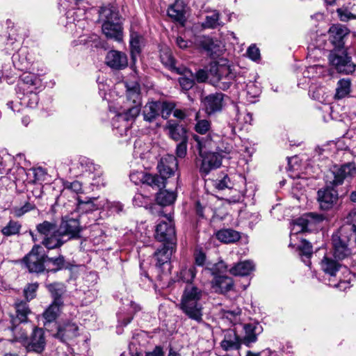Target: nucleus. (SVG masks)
<instances>
[{"label": "nucleus", "mask_w": 356, "mask_h": 356, "mask_svg": "<svg viewBox=\"0 0 356 356\" xmlns=\"http://www.w3.org/2000/svg\"><path fill=\"white\" fill-rule=\"evenodd\" d=\"M96 169H95V166L92 163H89L87 169H81V172L85 175H90L92 174Z\"/></svg>", "instance_id": "obj_62"}, {"label": "nucleus", "mask_w": 356, "mask_h": 356, "mask_svg": "<svg viewBox=\"0 0 356 356\" xmlns=\"http://www.w3.org/2000/svg\"><path fill=\"white\" fill-rule=\"evenodd\" d=\"M175 244H163L161 249H158L154 253L156 266L161 268L163 265L167 264L172 256Z\"/></svg>", "instance_id": "obj_25"}, {"label": "nucleus", "mask_w": 356, "mask_h": 356, "mask_svg": "<svg viewBox=\"0 0 356 356\" xmlns=\"http://www.w3.org/2000/svg\"><path fill=\"white\" fill-rule=\"evenodd\" d=\"M161 62L168 67H173L175 60L169 51L163 52L161 54Z\"/></svg>", "instance_id": "obj_54"}, {"label": "nucleus", "mask_w": 356, "mask_h": 356, "mask_svg": "<svg viewBox=\"0 0 356 356\" xmlns=\"http://www.w3.org/2000/svg\"><path fill=\"white\" fill-rule=\"evenodd\" d=\"M206 270H209L214 277L220 276L219 274L227 271V266L223 261H220L213 265L211 268H206Z\"/></svg>", "instance_id": "obj_45"}, {"label": "nucleus", "mask_w": 356, "mask_h": 356, "mask_svg": "<svg viewBox=\"0 0 356 356\" xmlns=\"http://www.w3.org/2000/svg\"><path fill=\"white\" fill-rule=\"evenodd\" d=\"M232 152V147H225V149H220L219 152H208L200 154L202 158V163L200 166V172L202 176L207 175L211 171L216 170L222 165V159L225 154Z\"/></svg>", "instance_id": "obj_6"}, {"label": "nucleus", "mask_w": 356, "mask_h": 356, "mask_svg": "<svg viewBox=\"0 0 356 356\" xmlns=\"http://www.w3.org/2000/svg\"><path fill=\"white\" fill-rule=\"evenodd\" d=\"M223 97L222 93L216 92L204 97L202 104L207 113L211 115L221 111L222 108Z\"/></svg>", "instance_id": "obj_18"}, {"label": "nucleus", "mask_w": 356, "mask_h": 356, "mask_svg": "<svg viewBox=\"0 0 356 356\" xmlns=\"http://www.w3.org/2000/svg\"><path fill=\"white\" fill-rule=\"evenodd\" d=\"M34 205L31 204L29 202H26L24 206L21 207H15L13 209V213L17 216L20 217L23 216L26 212L34 209Z\"/></svg>", "instance_id": "obj_49"}, {"label": "nucleus", "mask_w": 356, "mask_h": 356, "mask_svg": "<svg viewBox=\"0 0 356 356\" xmlns=\"http://www.w3.org/2000/svg\"><path fill=\"white\" fill-rule=\"evenodd\" d=\"M155 238L163 244H175L176 234L173 222H161L156 227Z\"/></svg>", "instance_id": "obj_11"}, {"label": "nucleus", "mask_w": 356, "mask_h": 356, "mask_svg": "<svg viewBox=\"0 0 356 356\" xmlns=\"http://www.w3.org/2000/svg\"><path fill=\"white\" fill-rule=\"evenodd\" d=\"M99 13V19L102 21V32L105 36L116 42H121L123 32L117 8L108 4L101 7Z\"/></svg>", "instance_id": "obj_3"}, {"label": "nucleus", "mask_w": 356, "mask_h": 356, "mask_svg": "<svg viewBox=\"0 0 356 356\" xmlns=\"http://www.w3.org/2000/svg\"><path fill=\"white\" fill-rule=\"evenodd\" d=\"M197 44L207 52L208 54H216L220 47L218 40H213L209 36H201L197 40Z\"/></svg>", "instance_id": "obj_28"}, {"label": "nucleus", "mask_w": 356, "mask_h": 356, "mask_svg": "<svg viewBox=\"0 0 356 356\" xmlns=\"http://www.w3.org/2000/svg\"><path fill=\"white\" fill-rule=\"evenodd\" d=\"M159 101L147 102L143 108V120L147 122H154L160 113Z\"/></svg>", "instance_id": "obj_27"}, {"label": "nucleus", "mask_w": 356, "mask_h": 356, "mask_svg": "<svg viewBox=\"0 0 356 356\" xmlns=\"http://www.w3.org/2000/svg\"><path fill=\"white\" fill-rule=\"evenodd\" d=\"M187 152V140L180 141L177 145L176 154L178 157L184 158Z\"/></svg>", "instance_id": "obj_53"}, {"label": "nucleus", "mask_w": 356, "mask_h": 356, "mask_svg": "<svg viewBox=\"0 0 356 356\" xmlns=\"http://www.w3.org/2000/svg\"><path fill=\"white\" fill-rule=\"evenodd\" d=\"M15 315H10V323L12 324V330L15 334L17 326L27 321V316L31 313L26 302L20 300L15 303Z\"/></svg>", "instance_id": "obj_14"}, {"label": "nucleus", "mask_w": 356, "mask_h": 356, "mask_svg": "<svg viewBox=\"0 0 356 356\" xmlns=\"http://www.w3.org/2000/svg\"><path fill=\"white\" fill-rule=\"evenodd\" d=\"M21 227L18 222L10 220L6 226H5L1 232L5 236H11L17 234Z\"/></svg>", "instance_id": "obj_43"}, {"label": "nucleus", "mask_w": 356, "mask_h": 356, "mask_svg": "<svg viewBox=\"0 0 356 356\" xmlns=\"http://www.w3.org/2000/svg\"><path fill=\"white\" fill-rule=\"evenodd\" d=\"M33 173L36 180L42 179L44 175V172L42 169H35L33 170Z\"/></svg>", "instance_id": "obj_63"}, {"label": "nucleus", "mask_w": 356, "mask_h": 356, "mask_svg": "<svg viewBox=\"0 0 356 356\" xmlns=\"http://www.w3.org/2000/svg\"><path fill=\"white\" fill-rule=\"evenodd\" d=\"M196 275V269L194 266L185 268L180 271V279L186 283L191 282Z\"/></svg>", "instance_id": "obj_42"}, {"label": "nucleus", "mask_w": 356, "mask_h": 356, "mask_svg": "<svg viewBox=\"0 0 356 356\" xmlns=\"http://www.w3.org/2000/svg\"><path fill=\"white\" fill-rule=\"evenodd\" d=\"M328 33L331 42L336 47L341 48L343 45V40L344 37L349 34L350 31L345 26L337 24L330 26Z\"/></svg>", "instance_id": "obj_19"}, {"label": "nucleus", "mask_w": 356, "mask_h": 356, "mask_svg": "<svg viewBox=\"0 0 356 356\" xmlns=\"http://www.w3.org/2000/svg\"><path fill=\"white\" fill-rule=\"evenodd\" d=\"M195 261L197 266H203L206 261V255L202 251H195Z\"/></svg>", "instance_id": "obj_56"}, {"label": "nucleus", "mask_w": 356, "mask_h": 356, "mask_svg": "<svg viewBox=\"0 0 356 356\" xmlns=\"http://www.w3.org/2000/svg\"><path fill=\"white\" fill-rule=\"evenodd\" d=\"M196 79L197 80V81L199 82H204L207 78H208V74H207V72L204 70H199L197 72H196Z\"/></svg>", "instance_id": "obj_58"}, {"label": "nucleus", "mask_w": 356, "mask_h": 356, "mask_svg": "<svg viewBox=\"0 0 356 356\" xmlns=\"http://www.w3.org/2000/svg\"><path fill=\"white\" fill-rule=\"evenodd\" d=\"M247 94L250 96V97H256L259 94V90L254 86L253 83L247 86Z\"/></svg>", "instance_id": "obj_57"}, {"label": "nucleus", "mask_w": 356, "mask_h": 356, "mask_svg": "<svg viewBox=\"0 0 356 356\" xmlns=\"http://www.w3.org/2000/svg\"><path fill=\"white\" fill-rule=\"evenodd\" d=\"M355 221H356V211H351L348 217H347V222L353 223Z\"/></svg>", "instance_id": "obj_64"}, {"label": "nucleus", "mask_w": 356, "mask_h": 356, "mask_svg": "<svg viewBox=\"0 0 356 356\" xmlns=\"http://www.w3.org/2000/svg\"><path fill=\"white\" fill-rule=\"evenodd\" d=\"M58 229V227L56 223L47 220H44L36 226L37 231L40 235L43 236V238L53 234Z\"/></svg>", "instance_id": "obj_37"}, {"label": "nucleus", "mask_w": 356, "mask_h": 356, "mask_svg": "<svg viewBox=\"0 0 356 356\" xmlns=\"http://www.w3.org/2000/svg\"><path fill=\"white\" fill-rule=\"evenodd\" d=\"M142 38L136 32H132L130 35V49L132 60H135L136 56L139 54L141 50L140 42Z\"/></svg>", "instance_id": "obj_39"}, {"label": "nucleus", "mask_w": 356, "mask_h": 356, "mask_svg": "<svg viewBox=\"0 0 356 356\" xmlns=\"http://www.w3.org/2000/svg\"><path fill=\"white\" fill-rule=\"evenodd\" d=\"M63 305V302H52L43 314L44 319L49 323L54 321L58 316Z\"/></svg>", "instance_id": "obj_35"}, {"label": "nucleus", "mask_w": 356, "mask_h": 356, "mask_svg": "<svg viewBox=\"0 0 356 356\" xmlns=\"http://www.w3.org/2000/svg\"><path fill=\"white\" fill-rule=\"evenodd\" d=\"M323 272L330 277H335L341 268V265L335 260L325 256L321 262Z\"/></svg>", "instance_id": "obj_32"}, {"label": "nucleus", "mask_w": 356, "mask_h": 356, "mask_svg": "<svg viewBox=\"0 0 356 356\" xmlns=\"http://www.w3.org/2000/svg\"><path fill=\"white\" fill-rule=\"evenodd\" d=\"M67 241V239L65 238L63 234L60 232V229H58L53 234L44 237L41 243L46 248L52 250L60 248Z\"/></svg>", "instance_id": "obj_21"}, {"label": "nucleus", "mask_w": 356, "mask_h": 356, "mask_svg": "<svg viewBox=\"0 0 356 356\" xmlns=\"http://www.w3.org/2000/svg\"><path fill=\"white\" fill-rule=\"evenodd\" d=\"M343 229L332 235L334 255L339 259H343L350 254L348 248V238L343 234Z\"/></svg>", "instance_id": "obj_13"}, {"label": "nucleus", "mask_w": 356, "mask_h": 356, "mask_svg": "<svg viewBox=\"0 0 356 356\" xmlns=\"http://www.w3.org/2000/svg\"><path fill=\"white\" fill-rule=\"evenodd\" d=\"M241 341L238 336L234 332H229L222 341L221 347L226 351L238 350L241 347Z\"/></svg>", "instance_id": "obj_31"}, {"label": "nucleus", "mask_w": 356, "mask_h": 356, "mask_svg": "<svg viewBox=\"0 0 356 356\" xmlns=\"http://www.w3.org/2000/svg\"><path fill=\"white\" fill-rule=\"evenodd\" d=\"M162 188H159L161 189ZM177 198L174 192L167 190H160L156 197V202L161 206H168L172 204Z\"/></svg>", "instance_id": "obj_34"}, {"label": "nucleus", "mask_w": 356, "mask_h": 356, "mask_svg": "<svg viewBox=\"0 0 356 356\" xmlns=\"http://www.w3.org/2000/svg\"><path fill=\"white\" fill-rule=\"evenodd\" d=\"M64 187L65 190H70L76 193H79L82 190L81 184L78 181L73 182L67 181L64 184Z\"/></svg>", "instance_id": "obj_52"}, {"label": "nucleus", "mask_w": 356, "mask_h": 356, "mask_svg": "<svg viewBox=\"0 0 356 356\" xmlns=\"http://www.w3.org/2000/svg\"><path fill=\"white\" fill-rule=\"evenodd\" d=\"M210 128L211 123L207 120H197L195 126V131L200 134H205L208 131H209Z\"/></svg>", "instance_id": "obj_48"}, {"label": "nucleus", "mask_w": 356, "mask_h": 356, "mask_svg": "<svg viewBox=\"0 0 356 356\" xmlns=\"http://www.w3.org/2000/svg\"><path fill=\"white\" fill-rule=\"evenodd\" d=\"M106 65L113 70H120L128 65L127 55L119 51L111 50L106 56Z\"/></svg>", "instance_id": "obj_17"}, {"label": "nucleus", "mask_w": 356, "mask_h": 356, "mask_svg": "<svg viewBox=\"0 0 356 356\" xmlns=\"http://www.w3.org/2000/svg\"><path fill=\"white\" fill-rule=\"evenodd\" d=\"M354 4L344 5L337 9L336 12L340 21L348 22L356 19V10Z\"/></svg>", "instance_id": "obj_30"}, {"label": "nucleus", "mask_w": 356, "mask_h": 356, "mask_svg": "<svg viewBox=\"0 0 356 356\" xmlns=\"http://www.w3.org/2000/svg\"><path fill=\"white\" fill-rule=\"evenodd\" d=\"M202 26L207 29H216L218 26H223V23L220 20V13L217 10L211 11L205 17V21Z\"/></svg>", "instance_id": "obj_36"}, {"label": "nucleus", "mask_w": 356, "mask_h": 356, "mask_svg": "<svg viewBox=\"0 0 356 356\" xmlns=\"http://www.w3.org/2000/svg\"><path fill=\"white\" fill-rule=\"evenodd\" d=\"M166 129L168 131L169 136L175 141L187 140L186 129L179 124L168 121L166 124Z\"/></svg>", "instance_id": "obj_26"}, {"label": "nucleus", "mask_w": 356, "mask_h": 356, "mask_svg": "<svg viewBox=\"0 0 356 356\" xmlns=\"http://www.w3.org/2000/svg\"><path fill=\"white\" fill-rule=\"evenodd\" d=\"M255 269L254 264L252 261L245 260L234 264L229 272L234 276H247Z\"/></svg>", "instance_id": "obj_24"}, {"label": "nucleus", "mask_w": 356, "mask_h": 356, "mask_svg": "<svg viewBox=\"0 0 356 356\" xmlns=\"http://www.w3.org/2000/svg\"><path fill=\"white\" fill-rule=\"evenodd\" d=\"M179 83L183 90H188L193 86L194 80L186 76H181L179 79Z\"/></svg>", "instance_id": "obj_51"}, {"label": "nucleus", "mask_w": 356, "mask_h": 356, "mask_svg": "<svg viewBox=\"0 0 356 356\" xmlns=\"http://www.w3.org/2000/svg\"><path fill=\"white\" fill-rule=\"evenodd\" d=\"M40 245H35L31 251L24 257V262L30 272L40 273L44 270L46 255L41 254Z\"/></svg>", "instance_id": "obj_9"}, {"label": "nucleus", "mask_w": 356, "mask_h": 356, "mask_svg": "<svg viewBox=\"0 0 356 356\" xmlns=\"http://www.w3.org/2000/svg\"><path fill=\"white\" fill-rule=\"evenodd\" d=\"M195 142V147L199 152V154L202 153L212 152V149L216 148L218 152L220 149L216 146L217 140H219L220 137L218 135L211 136L209 135L206 137H200L197 135H194L193 137Z\"/></svg>", "instance_id": "obj_15"}, {"label": "nucleus", "mask_w": 356, "mask_h": 356, "mask_svg": "<svg viewBox=\"0 0 356 356\" xmlns=\"http://www.w3.org/2000/svg\"><path fill=\"white\" fill-rule=\"evenodd\" d=\"M216 237L225 243H231L238 241L241 236L238 232L232 229H225L218 231Z\"/></svg>", "instance_id": "obj_33"}, {"label": "nucleus", "mask_w": 356, "mask_h": 356, "mask_svg": "<svg viewBox=\"0 0 356 356\" xmlns=\"http://www.w3.org/2000/svg\"><path fill=\"white\" fill-rule=\"evenodd\" d=\"M46 266L50 268V265L53 266L51 271L56 272L61 270L65 266V258L63 255L57 257H49L46 255Z\"/></svg>", "instance_id": "obj_41"}, {"label": "nucleus", "mask_w": 356, "mask_h": 356, "mask_svg": "<svg viewBox=\"0 0 356 356\" xmlns=\"http://www.w3.org/2000/svg\"><path fill=\"white\" fill-rule=\"evenodd\" d=\"M47 289L53 298V302H63L62 296L65 291V286L61 283H54L47 285Z\"/></svg>", "instance_id": "obj_38"}, {"label": "nucleus", "mask_w": 356, "mask_h": 356, "mask_svg": "<svg viewBox=\"0 0 356 356\" xmlns=\"http://www.w3.org/2000/svg\"><path fill=\"white\" fill-rule=\"evenodd\" d=\"M202 291L197 286L188 284L183 293L180 309L191 319L197 322L202 321V306L200 300Z\"/></svg>", "instance_id": "obj_4"}, {"label": "nucleus", "mask_w": 356, "mask_h": 356, "mask_svg": "<svg viewBox=\"0 0 356 356\" xmlns=\"http://www.w3.org/2000/svg\"><path fill=\"white\" fill-rule=\"evenodd\" d=\"M245 336L243 343L246 346L257 341V336L262 332V327L257 323L245 324L243 326Z\"/></svg>", "instance_id": "obj_23"}, {"label": "nucleus", "mask_w": 356, "mask_h": 356, "mask_svg": "<svg viewBox=\"0 0 356 356\" xmlns=\"http://www.w3.org/2000/svg\"><path fill=\"white\" fill-rule=\"evenodd\" d=\"M212 287L216 292L225 294L234 288V281L228 276H215L212 280Z\"/></svg>", "instance_id": "obj_22"}, {"label": "nucleus", "mask_w": 356, "mask_h": 356, "mask_svg": "<svg viewBox=\"0 0 356 356\" xmlns=\"http://www.w3.org/2000/svg\"><path fill=\"white\" fill-rule=\"evenodd\" d=\"M169 17L177 22H183L184 20V7L179 5L178 0L176 3L170 6L168 10Z\"/></svg>", "instance_id": "obj_40"}, {"label": "nucleus", "mask_w": 356, "mask_h": 356, "mask_svg": "<svg viewBox=\"0 0 356 356\" xmlns=\"http://www.w3.org/2000/svg\"><path fill=\"white\" fill-rule=\"evenodd\" d=\"M323 220L324 217L322 215L308 213L296 219L293 229L297 227V232L312 231Z\"/></svg>", "instance_id": "obj_12"}, {"label": "nucleus", "mask_w": 356, "mask_h": 356, "mask_svg": "<svg viewBox=\"0 0 356 356\" xmlns=\"http://www.w3.org/2000/svg\"><path fill=\"white\" fill-rule=\"evenodd\" d=\"M124 86L127 102L122 111L113 119V126L120 136H126L129 139L131 124L140 112L142 98L138 83L126 82Z\"/></svg>", "instance_id": "obj_1"}, {"label": "nucleus", "mask_w": 356, "mask_h": 356, "mask_svg": "<svg viewBox=\"0 0 356 356\" xmlns=\"http://www.w3.org/2000/svg\"><path fill=\"white\" fill-rule=\"evenodd\" d=\"M178 163L173 155H166L162 157L158 163V175L146 174L143 177V181L152 188H161L165 186V180L174 175L177 169Z\"/></svg>", "instance_id": "obj_5"}, {"label": "nucleus", "mask_w": 356, "mask_h": 356, "mask_svg": "<svg viewBox=\"0 0 356 356\" xmlns=\"http://www.w3.org/2000/svg\"><path fill=\"white\" fill-rule=\"evenodd\" d=\"M356 173L353 163H348L341 166L334 165L325 177V188L318 191V200L323 210L331 209L338 200V193L334 187L341 185L346 178Z\"/></svg>", "instance_id": "obj_2"}, {"label": "nucleus", "mask_w": 356, "mask_h": 356, "mask_svg": "<svg viewBox=\"0 0 356 356\" xmlns=\"http://www.w3.org/2000/svg\"><path fill=\"white\" fill-rule=\"evenodd\" d=\"M58 229L67 241L73 238H76L81 232L79 221L76 219H63Z\"/></svg>", "instance_id": "obj_16"}, {"label": "nucleus", "mask_w": 356, "mask_h": 356, "mask_svg": "<svg viewBox=\"0 0 356 356\" xmlns=\"http://www.w3.org/2000/svg\"><path fill=\"white\" fill-rule=\"evenodd\" d=\"M79 327L76 324L72 322H65L58 327L57 332L54 334L56 338L61 341H66L70 339L76 337L78 335Z\"/></svg>", "instance_id": "obj_20"}, {"label": "nucleus", "mask_w": 356, "mask_h": 356, "mask_svg": "<svg viewBox=\"0 0 356 356\" xmlns=\"http://www.w3.org/2000/svg\"><path fill=\"white\" fill-rule=\"evenodd\" d=\"M329 61L339 73L351 74L355 70L356 65L343 51H332L329 55Z\"/></svg>", "instance_id": "obj_10"}, {"label": "nucleus", "mask_w": 356, "mask_h": 356, "mask_svg": "<svg viewBox=\"0 0 356 356\" xmlns=\"http://www.w3.org/2000/svg\"><path fill=\"white\" fill-rule=\"evenodd\" d=\"M33 78H34L33 75L26 74V75H24L22 80L24 82H25L27 84L35 85V81L36 79H33Z\"/></svg>", "instance_id": "obj_60"}, {"label": "nucleus", "mask_w": 356, "mask_h": 356, "mask_svg": "<svg viewBox=\"0 0 356 356\" xmlns=\"http://www.w3.org/2000/svg\"><path fill=\"white\" fill-rule=\"evenodd\" d=\"M27 97H30L29 100H31V102L28 103L29 106L33 107L35 105L37 104L38 98L35 93L31 92L29 96L25 97V99Z\"/></svg>", "instance_id": "obj_59"}, {"label": "nucleus", "mask_w": 356, "mask_h": 356, "mask_svg": "<svg viewBox=\"0 0 356 356\" xmlns=\"http://www.w3.org/2000/svg\"><path fill=\"white\" fill-rule=\"evenodd\" d=\"M210 72L213 76L211 80L212 84L222 90L229 88L235 77L229 66L225 65L214 64L211 67Z\"/></svg>", "instance_id": "obj_8"}, {"label": "nucleus", "mask_w": 356, "mask_h": 356, "mask_svg": "<svg viewBox=\"0 0 356 356\" xmlns=\"http://www.w3.org/2000/svg\"><path fill=\"white\" fill-rule=\"evenodd\" d=\"M176 43L181 49H185L188 47V42L181 37L177 38Z\"/></svg>", "instance_id": "obj_61"}, {"label": "nucleus", "mask_w": 356, "mask_h": 356, "mask_svg": "<svg viewBox=\"0 0 356 356\" xmlns=\"http://www.w3.org/2000/svg\"><path fill=\"white\" fill-rule=\"evenodd\" d=\"M247 54L248 57L253 60H257L260 57L259 49L255 45H251L248 49Z\"/></svg>", "instance_id": "obj_55"}, {"label": "nucleus", "mask_w": 356, "mask_h": 356, "mask_svg": "<svg viewBox=\"0 0 356 356\" xmlns=\"http://www.w3.org/2000/svg\"><path fill=\"white\" fill-rule=\"evenodd\" d=\"M351 81L350 79H341L338 81L335 89V99H342L350 96L351 92Z\"/></svg>", "instance_id": "obj_29"}, {"label": "nucleus", "mask_w": 356, "mask_h": 356, "mask_svg": "<svg viewBox=\"0 0 356 356\" xmlns=\"http://www.w3.org/2000/svg\"><path fill=\"white\" fill-rule=\"evenodd\" d=\"M233 183L227 175L223 177L221 179H217L215 181L213 186L218 190H224L225 188H232L233 187Z\"/></svg>", "instance_id": "obj_47"}, {"label": "nucleus", "mask_w": 356, "mask_h": 356, "mask_svg": "<svg viewBox=\"0 0 356 356\" xmlns=\"http://www.w3.org/2000/svg\"><path fill=\"white\" fill-rule=\"evenodd\" d=\"M38 287V285L37 284H29L27 287L24 289V296L28 301L32 300L35 297Z\"/></svg>", "instance_id": "obj_50"}, {"label": "nucleus", "mask_w": 356, "mask_h": 356, "mask_svg": "<svg viewBox=\"0 0 356 356\" xmlns=\"http://www.w3.org/2000/svg\"><path fill=\"white\" fill-rule=\"evenodd\" d=\"M16 340L23 342L28 352H33L38 354L42 353L46 346V339L42 328L34 327L33 332L29 339L26 333L23 332L20 336H15Z\"/></svg>", "instance_id": "obj_7"}, {"label": "nucleus", "mask_w": 356, "mask_h": 356, "mask_svg": "<svg viewBox=\"0 0 356 356\" xmlns=\"http://www.w3.org/2000/svg\"><path fill=\"white\" fill-rule=\"evenodd\" d=\"M301 255L305 256L307 259H309L312 254V246L310 243L305 239L302 240L300 245L298 246Z\"/></svg>", "instance_id": "obj_46"}, {"label": "nucleus", "mask_w": 356, "mask_h": 356, "mask_svg": "<svg viewBox=\"0 0 356 356\" xmlns=\"http://www.w3.org/2000/svg\"><path fill=\"white\" fill-rule=\"evenodd\" d=\"M159 104H160V113L162 118L167 119L175 108V104L173 102L159 101Z\"/></svg>", "instance_id": "obj_44"}]
</instances>
